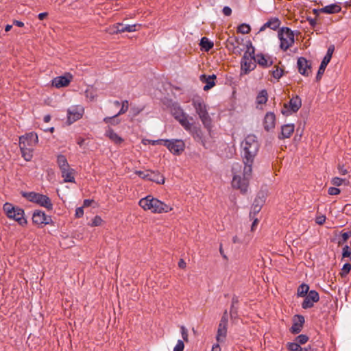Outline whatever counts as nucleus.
I'll list each match as a JSON object with an SVG mask.
<instances>
[{"label": "nucleus", "instance_id": "nucleus-30", "mask_svg": "<svg viewBox=\"0 0 351 351\" xmlns=\"http://www.w3.org/2000/svg\"><path fill=\"white\" fill-rule=\"evenodd\" d=\"M295 126L293 124H286L282 126L281 136L280 138H289L294 131Z\"/></svg>", "mask_w": 351, "mask_h": 351}, {"label": "nucleus", "instance_id": "nucleus-53", "mask_svg": "<svg viewBox=\"0 0 351 351\" xmlns=\"http://www.w3.org/2000/svg\"><path fill=\"white\" fill-rule=\"evenodd\" d=\"M340 192V190L336 187H330L328 191V194L330 195H338Z\"/></svg>", "mask_w": 351, "mask_h": 351}, {"label": "nucleus", "instance_id": "nucleus-2", "mask_svg": "<svg viewBox=\"0 0 351 351\" xmlns=\"http://www.w3.org/2000/svg\"><path fill=\"white\" fill-rule=\"evenodd\" d=\"M138 205L144 210H150L153 213H168L173 209L170 205L154 198L152 195H147L141 199Z\"/></svg>", "mask_w": 351, "mask_h": 351}, {"label": "nucleus", "instance_id": "nucleus-46", "mask_svg": "<svg viewBox=\"0 0 351 351\" xmlns=\"http://www.w3.org/2000/svg\"><path fill=\"white\" fill-rule=\"evenodd\" d=\"M288 348L291 351H299L300 348V345L298 343V342L289 343L288 345Z\"/></svg>", "mask_w": 351, "mask_h": 351}, {"label": "nucleus", "instance_id": "nucleus-23", "mask_svg": "<svg viewBox=\"0 0 351 351\" xmlns=\"http://www.w3.org/2000/svg\"><path fill=\"white\" fill-rule=\"evenodd\" d=\"M256 64H258L263 67H268L273 64L272 60L269 56L258 53L255 56Z\"/></svg>", "mask_w": 351, "mask_h": 351}, {"label": "nucleus", "instance_id": "nucleus-29", "mask_svg": "<svg viewBox=\"0 0 351 351\" xmlns=\"http://www.w3.org/2000/svg\"><path fill=\"white\" fill-rule=\"evenodd\" d=\"M147 180L154 182L157 184L165 183V178L163 176L160 175L158 172L153 171L151 170H149Z\"/></svg>", "mask_w": 351, "mask_h": 351}, {"label": "nucleus", "instance_id": "nucleus-62", "mask_svg": "<svg viewBox=\"0 0 351 351\" xmlns=\"http://www.w3.org/2000/svg\"><path fill=\"white\" fill-rule=\"evenodd\" d=\"M160 140L161 139L156 140V141L147 140V141H148L149 143H151L152 145H154L162 143H163V141H160Z\"/></svg>", "mask_w": 351, "mask_h": 351}, {"label": "nucleus", "instance_id": "nucleus-34", "mask_svg": "<svg viewBox=\"0 0 351 351\" xmlns=\"http://www.w3.org/2000/svg\"><path fill=\"white\" fill-rule=\"evenodd\" d=\"M267 101V93L265 90H262L256 97L258 104H265Z\"/></svg>", "mask_w": 351, "mask_h": 351}, {"label": "nucleus", "instance_id": "nucleus-31", "mask_svg": "<svg viewBox=\"0 0 351 351\" xmlns=\"http://www.w3.org/2000/svg\"><path fill=\"white\" fill-rule=\"evenodd\" d=\"M227 335V326H218L216 339L218 343L224 342Z\"/></svg>", "mask_w": 351, "mask_h": 351}, {"label": "nucleus", "instance_id": "nucleus-56", "mask_svg": "<svg viewBox=\"0 0 351 351\" xmlns=\"http://www.w3.org/2000/svg\"><path fill=\"white\" fill-rule=\"evenodd\" d=\"M84 215L83 207H79L75 210V217L80 218Z\"/></svg>", "mask_w": 351, "mask_h": 351}, {"label": "nucleus", "instance_id": "nucleus-60", "mask_svg": "<svg viewBox=\"0 0 351 351\" xmlns=\"http://www.w3.org/2000/svg\"><path fill=\"white\" fill-rule=\"evenodd\" d=\"M93 200H91V199H85L83 203V206L84 207L90 206L91 205V204L93 203Z\"/></svg>", "mask_w": 351, "mask_h": 351}, {"label": "nucleus", "instance_id": "nucleus-7", "mask_svg": "<svg viewBox=\"0 0 351 351\" xmlns=\"http://www.w3.org/2000/svg\"><path fill=\"white\" fill-rule=\"evenodd\" d=\"M278 38L280 40V48L287 51L294 43L293 32L289 27H282L278 32Z\"/></svg>", "mask_w": 351, "mask_h": 351}, {"label": "nucleus", "instance_id": "nucleus-1", "mask_svg": "<svg viewBox=\"0 0 351 351\" xmlns=\"http://www.w3.org/2000/svg\"><path fill=\"white\" fill-rule=\"evenodd\" d=\"M242 156L245 176H250L252 172V165L254 158L259 149V143L256 136L250 134L245 137L241 143Z\"/></svg>", "mask_w": 351, "mask_h": 351}, {"label": "nucleus", "instance_id": "nucleus-28", "mask_svg": "<svg viewBox=\"0 0 351 351\" xmlns=\"http://www.w3.org/2000/svg\"><path fill=\"white\" fill-rule=\"evenodd\" d=\"M74 173V169H71L70 166L68 168H65V170H61L62 177L65 182H75Z\"/></svg>", "mask_w": 351, "mask_h": 351}, {"label": "nucleus", "instance_id": "nucleus-18", "mask_svg": "<svg viewBox=\"0 0 351 351\" xmlns=\"http://www.w3.org/2000/svg\"><path fill=\"white\" fill-rule=\"evenodd\" d=\"M304 317L301 315H295L293 318V325L290 331L293 334H298L302 329L304 324Z\"/></svg>", "mask_w": 351, "mask_h": 351}, {"label": "nucleus", "instance_id": "nucleus-27", "mask_svg": "<svg viewBox=\"0 0 351 351\" xmlns=\"http://www.w3.org/2000/svg\"><path fill=\"white\" fill-rule=\"evenodd\" d=\"M280 25V21L278 18H272L265 23L260 29L263 31L266 28H270L273 30L277 29Z\"/></svg>", "mask_w": 351, "mask_h": 351}, {"label": "nucleus", "instance_id": "nucleus-47", "mask_svg": "<svg viewBox=\"0 0 351 351\" xmlns=\"http://www.w3.org/2000/svg\"><path fill=\"white\" fill-rule=\"evenodd\" d=\"M184 348V342L182 340H178L176 346L173 348V351H183Z\"/></svg>", "mask_w": 351, "mask_h": 351}, {"label": "nucleus", "instance_id": "nucleus-3", "mask_svg": "<svg viewBox=\"0 0 351 351\" xmlns=\"http://www.w3.org/2000/svg\"><path fill=\"white\" fill-rule=\"evenodd\" d=\"M192 104L203 125L210 131L211 128V119L208 113L206 105L204 99L199 97H195L192 99Z\"/></svg>", "mask_w": 351, "mask_h": 351}, {"label": "nucleus", "instance_id": "nucleus-63", "mask_svg": "<svg viewBox=\"0 0 351 351\" xmlns=\"http://www.w3.org/2000/svg\"><path fill=\"white\" fill-rule=\"evenodd\" d=\"M47 15H48L47 12H42L38 14V17L40 20H43L44 19H45L47 16Z\"/></svg>", "mask_w": 351, "mask_h": 351}, {"label": "nucleus", "instance_id": "nucleus-22", "mask_svg": "<svg viewBox=\"0 0 351 351\" xmlns=\"http://www.w3.org/2000/svg\"><path fill=\"white\" fill-rule=\"evenodd\" d=\"M216 75H202L200 76V80L205 83L206 85L204 86V90L207 91L210 90L211 88H213L215 85V80Z\"/></svg>", "mask_w": 351, "mask_h": 351}, {"label": "nucleus", "instance_id": "nucleus-48", "mask_svg": "<svg viewBox=\"0 0 351 351\" xmlns=\"http://www.w3.org/2000/svg\"><path fill=\"white\" fill-rule=\"evenodd\" d=\"M135 173L136 175H138L139 177L143 178V179H146L147 180L148 178V173H149V170H145V171H135Z\"/></svg>", "mask_w": 351, "mask_h": 351}, {"label": "nucleus", "instance_id": "nucleus-15", "mask_svg": "<svg viewBox=\"0 0 351 351\" xmlns=\"http://www.w3.org/2000/svg\"><path fill=\"white\" fill-rule=\"evenodd\" d=\"M297 64L300 74L308 76L311 73V64L305 58H299Z\"/></svg>", "mask_w": 351, "mask_h": 351}, {"label": "nucleus", "instance_id": "nucleus-26", "mask_svg": "<svg viewBox=\"0 0 351 351\" xmlns=\"http://www.w3.org/2000/svg\"><path fill=\"white\" fill-rule=\"evenodd\" d=\"M106 136L114 143L119 145L123 142V139L119 136L111 128L108 127L106 131Z\"/></svg>", "mask_w": 351, "mask_h": 351}, {"label": "nucleus", "instance_id": "nucleus-33", "mask_svg": "<svg viewBox=\"0 0 351 351\" xmlns=\"http://www.w3.org/2000/svg\"><path fill=\"white\" fill-rule=\"evenodd\" d=\"M200 45L206 51H208L213 47V43L206 37H203L200 41Z\"/></svg>", "mask_w": 351, "mask_h": 351}, {"label": "nucleus", "instance_id": "nucleus-54", "mask_svg": "<svg viewBox=\"0 0 351 351\" xmlns=\"http://www.w3.org/2000/svg\"><path fill=\"white\" fill-rule=\"evenodd\" d=\"M337 169L339 171V173L342 176L348 173V170L344 168L343 165L339 164L337 166Z\"/></svg>", "mask_w": 351, "mask_h": 351}, {"label": "nucleus", "instance_id": "nucleus-42", "mask_svg": "<svg viewBox=\"0 0 351 351\" xmlns=\"http://www.w3.org/2000/svg\"><path fill=\"white\" fill-rule=\"evenodd\" d=\"M257 202H258V200L255 199V201H254V202L253 204L252 208V211L250 212V216H252V214L254 215H255L261 209V206L259 205L258 204H256Z\"/></svg>", "mask_w": 351, "mask_h": 351}, {"label": "nucleus", "instance_id": "nucleus-20", "mask_svg": "<svg viewBox=\"0 0 351 351\" xmlns=\"http://www.w3.org/2000/svg\"><path fill=\"white\" fill-rule=\"evenodd\" d=\"M71 79V75L56 77L52 80V85L56 88L65 87L69 84Z\"/></svg>", "mask_w": 351, "mask_h": 351}, {"label": "nucleus", "instance_id": "nucleus-24", "mask_svg": "<svg viewBox=\"0 0 351 351\" xmlns=\"http://www.w3.org/2000/svg\"><path fill=\"white\" fill-rule=\"evenodd\" d=\"M35 203L47 208L48 210H51L53 208V204L51 199L47 196L43 194H38Z\"/></svg>", "mask_w": 351, "mask_h": 351}, {"label": "nucleus", "instance_id": "nucleus-59", "mask_svg": "<svg viewBox=\"0 0 351 351\" xmlns=\"http://www.w3.org/2000/svg\"><path fill=\"white\" fill-rule=\"evenodd\" d=\"M351 269V265L350 263H346L343 267V269L342 270L343 271H345L346 273H348Z\"/></svg>", "mask_w": 351, "mask_h": 351}, {"label": "nucleus", "instance_id": "nucleus-50", "mask_svg": "<svg viewBox=\"0 0 351 351\" xmlns=\"http://www.w3.org/2000/svg\"><path fill=\"white\" fill-rule=\"evenodd\" d=\"M350 255H351V248H350L349 246L346 245L343 248L342 256H343V258H345V257H350Z\"/></svg>", "mask_w": 351, "mask_h": 351}, {"label": "nucleus", "instance_id": "nucleus-14", "mask_svg": "<svg viewBox=\"0 0 351 351\" xmlns=\"http://www.w3.org/2000/svg\"><path fill=\"white\" fill-rule=\"evenodd\" d=\"M334 51H335V45H331L330 46H329V47L328 48V50H327V53H326V56H324V58H323V60L321 62V64L319 66V70L317 71V77H316L317 80L324 73L326 67L327 66L328 64L330 62V61L332 58Z\"/></svg>", "mask_w": 351, "mask_h": 351}, {"label": "nucleus", "instance_id": "nucleus-25", "mask_svg": "<svg viewBox=\"0 0 351 351\" xmlns=\"http://www.w3.org/2000/svg\"><path fill=\"white\" fill-rule=\"evenodd\" d=\"M341 8L340 5L337 4H331L324 8H321L319 10H314L313 12L315 13H317L318 12L327 13V14H335L338 13L341 11Z\"/></svg>", "mask_w": 351, "mask_h": 351}, {"label": "nucleus", "instance_id": "nucleus-17", "mask_svg": "<svg viewBox=\"0 0 351 351\" xmlns=\"http://www.w3.org/2000/svg\"><path fill=\"white\" fill-rule=\"evenodd\" d=\"M173 116L175 119L180 123V125L184 128H189V123H190L188 119V116L184 111L180 108H175L173 112Z\"/></svg>", "mask_w": 351, "mask_h": 351}, {"label": "nucleus", "instance_id": "nucleus-19", "mask_svg": "<svg viewBox=\"0 0 351 351\" xmlns=\"http://www.w3.org/2000/svg\"><path fill=\"white\" fill-rule=\"evenodd\" d=\"M51 219L40 210H36L32 215V221L36 225L48 224Z\"/></svg>", "mask_w": 351, "mask_h": 351}, {"label": "nucleus", "instance_id": "nucleus-13", "mask_svg": "<svg viewBox=\"0 0 351 351\" xmlns=\"http://www.w3.org/2000/svg\"><path fill=\"white\" fill-rule=\"evenodd\" d=\"M84 113V108L82 106H72L68 109L67 112V122L71 124L73 122L82 118Z\"/></svg>", "mask_w": 351, "mask_h": 351}, {"label": "nucleus", "instance_id": "nucleus-5", "mask_svg": "<svg viewBox=\"0 0 351 351\" xmlns=\"http://www.w3.org/2000/svg\"><path fill=\"white\" fill-rule=\"evenodd\" d=\"M3 209L9 219L15 220L21 226L27 223V220L24 217V210L22 208L6 202L4 204Z\"/></svg>", "mask_w": 351, "mask_h": 351}, {"label": "nucleus", "instance_id": "nucleus-39", "mask_svg": "<svg viewBox=\"0 0 351 351\" xmlns=\"http://www.w3.org/2000/svg\"><path fill=\"white\" fill-rule=\"evenodd\" d=\"M38 194L35 192L23 193V196L29 201L35 203Z\"/></svg>", "mask_w": 351, "mask_h": 351}, {"label": "nucleus", "instance_id": "nucleus-64", "mask_svg": "<svg viewBox=\"0 0 351 351\" xmlns=\"http://www.w3.org/2000/svg\"><path fill=\"white\" fill-rule=\"evenodd\" d=\"M211 351H221V348L218 343L214 344Z\"/></svg>", "mask_w": 351, "mask_h": 351}, {"label": "nucleus", "instance_id": "nucleus-16", "mask_svg": "<svg viewBox=\"0 0 351 351\" xmlns=\"http://www.w3.org/2000/svg\"><path fill=\"white\" fill-rule=\"evenodd\" d=\"M319 299V294L317 291L313 290L310 291L303 301L302 306L304 309L311 308L313 306V303L317 302Z\"/></svg>", "mask_w": 351, "mask_h": 351}, {"label": "nucleus", "instance_id": "nucleus-4", "mask_svg": "<svg viewBox=\"0 0 351 351\" xmlns=\"http://www.w3.org/2000/svg\"><path fill=\"white\" fill-rule=\"evenodd\" d=\"M241 169V165L239 162H235L233 164L232 167V171L234 174L232 186L233 188L240 190V191L243 193H245L247 191L248 188V180L251 176H245L243 173V178H241L240 176L237 175V173L240 172Z\"/></svg>", "mask_w": 351, "mask_h": 351}, {"label": "nucleus", "instance_id": "nucleus-51", "mask_svg": "<svg viewBox=\"0 0 351 351\" xmlns=\"http://www.w3.org/2000/svg\"><path fill=\"white\" fill-rule=\"evenodd\" d=\"M351 237V231L343 232L341 234L342 241H339V245L347 241V240Z\"/></svg>", "mask_w": 351, "mask_h": 351}, {"label": "nucleus", "instance_id": "nucleus-57", "mask_svg": "<svg viewBox=\"0 0 351 351\" xmlns=\"http://www.w3.org/2000/svg\"><path fill=\"white\" fill-rule=\"evenodd\" d=\"M228 318L226 316H222L219 322V326H228Z\"/></svg>", "mask_w": 351, "mask_h": 351}, {"label": "nucleus", "instance_id": "nucleus-12", "mask_svg": "<svg viewBox=\"0 0 351 351\" xmlns=\"http://www.w3.org/2000/svg\"><path fill=\"white\" fill-rule=\"evenodd\" d=\"M138 26V25H128L125 26H123L121 23H116L112 27H110L106 32H108L110 34H114L118 33H123L125 32H133L136 30V27ZM138 26H140L138 25Z\"/></svg>", "mask_w": 351, "mask_h": 351}, {"label": "nucleus", "instance_id": "nucleus-45", "mask_svg": "<svg viewBox=\"0 0 351 351\" xmlns=\"http://www.w3.org/2000/svg\"><path fill=\"white\" fill-rule=\"evenodd\" d=\"M343 182H345L344 179L338 177H335L331 180L332 184L337 186H341Z\"/></svg>", "mask_w": 351, "mask_h": 351}, {"label": "nucleus", "instance_id": "nucleus-40", "mask_svg": "<svg viewBox=\"0 0 351 351\" xmlns=\"http://www.w3.org/2000/svg\"><path fill=\"white\" fill-rule=\"evenodd\" d=\"M251 30V28L250 27L249 25L247 24H245V23H243L241 25H240L239 27H238V32L239 33H241L243 34H248Z\"/></svg>", "mask_w": 351, "mask_h": 351}, {"label": "nucleus", "instance_id": "nucleus-38", "mask_svg": "<svg viewBox=\"0 0 351 351\" xmlns=\"http://www.w3.org/2000/svg\"><path fill=\"white\" fill-rule=\"evenodd\" d=\"M275 79H280L284 73V70L278 66H275L274 69L270 71Z\"/></svg>", "mask_w": 351, "mask_h": 351}, {"label": "nucleus", "instance_id": "nucleus-44", "mask_svg": "<svg viewBox=\"0 0 351 351\" xmlns=\"http://www.w3.org/2000/svg\"><path fill=\"white\" fill-rule=\"evenodd\" d=\"M238 303H239V298L236 295H234L232 298V304H231L230 315H232V313H234L233 310H235V308H237V307L236 306Z\"/></svg>", "mask_w": 351, "mask_h": 351}, {"label": "nucleus", "instance_id": "nucleus-43", "mask_svg": "<svg viewBox=\"0 0 351 351\" xmlns=\"http://www.w3.org/2000/svg\"><path fill=\"white\" fill-rule=\"evenodd\" d=\"M308 340V337L306 335H300L295 339V341L298 342V344H304Z\"/></svg>", "mask_w": 351, "mask_h": 351}, {"label": "nucleus", "instance_id": "nucleus-36", "mask_svg": "<svg viewBox=\"0 0 351 351\" xmlns=\"http://www.w3.org/2000/svg\"><path fill=\"white\" fill-rule=\"evenodd\" d=\"M22 156L24 158V159L27 161L31 160L33 154V148L27 147L26 149H21Z\"/></svg>", "mask_w": 351, "mask_h": 351}, {"label": "nucleus", "instance_id": "nucleus-6", "mask_svg": "<svg viewBox=\"0 0 351 351\" xmlns=\"http://www.w3.org/2000/svg\"><path fill=\"white\" fill-rule=\"evenodd\" d=\"M251 48V51H250V48H248L247 51L245 52L241 62V70L245 74L253 71L256 66L254 48L252 46Z\"/></svg>", "mask_w": 351, "mask_h": 351}, {"label": "nucleus", "instance_id": "nucleus-10", "mask_svg": "<svg viewBox=\"0 0 351 351\" xmlns=\"http://www.w3.org/2000/svg\"><path fill=\"white\" fill-rule=\"evenodd\" d=\"M38 136L36 133L31 132L25 136H22L19 138L20 149H26L27 147H32L38 143Z\"/></svg>", "mask_w": 351, "mask_h": 351}, {"label": "nucleus", "instance_id": "nucleus-9", "mask_svg": "<svg viewBox=\"0 0 351 351\" xmlns=\"http://www.w3.org/2000/svg\"><path fill=\"white\" fill-rule=\"evenodd\" d=\"M301 106V99L298 96H295L292 97L288 104H284L281 112L284 115H289L291 113L296 112Z\"/></svg>", "mask_w": 351, "mask_h": 351}, {"label": "nucleus", "instance_id": "nucleus-37", "mask_svg": "<svg viewBox=\"0 0 351 351\" xmlns=\"http://www.w3.org/2000/svg\"><path fill=\"white\" fill-rule=\"evenodd\" d=\"M308 290H309V287L308 285L304 284V283L302 284L298 288L297 294L300 297H304V296L306 295Z\"/></svg>", "mask_w": 351, "mask_h": 351}, {"label": "nucleus", "instance_id": "nucleus-21", "mask_svg": "<svg viewBox=\"0 0 351 351\" xmlns=\"http://www.w3.org/2000/svg\"><path fill=\"white\" fill-rule=\"evenodd\" d=\"M276 121V116L272 112H267L264 119V128L267 131H269L274 128Z\"/></svg>", "mask_w": 351, "mask_h": 351}, {"label": "nucleus", "instance_id": "nucleus-8", "mask_svg": "<svg viewBox=\"0 0 351 351\" xmlns=\"http://www.w3.org/2000/svg\"><path fill=\"white\" fill-rule=\"evenodd\" d=\"M163 141V145L175 155H180L185 148V143L183 141L179 139H161Z\"/></svg>", "mask_w": 351, "mask_h": 351}, {"label": "nucleus", "instance_id": "nucleus-55", "mask_svg": "<svg viewBox=\"0 0 351 351\" xmlns=\"http://www.w3.org/2000/svg\"><path fill=\"white\" fill-rule=\"evenodd\" d=\"M326 221V217L324 215H319L316 217L315 221L319 225H322Z\"/></svg>", "mask_w": 351, "mask_h": 351}, {"label": "nucleus", "instance_id": "nucleus-35", "mask_svg": "<svg viewBox=\"0 0 351 351\" xmlns=\"http://www.w3.org/2000/svg\"><path fill=\"white\" fill-rule=\"evenodd\" d=\"M119 115L116 114L115 115L112 117H107L104 119V122L107 124H110L112 125H117L120 123L121 120L118 119Z\"/></svg>", "mask_w": 351, "mask_h": 351}, {"label": "nucleus", "instance_id": "nucleus-58", "mask_svg": "<svg viewBox=\"0 0 351 351\" xmlns=\"http://www.w3.org/2000/svg\"><path fill=\"white\" fill-rule=\"evenodd\" d=\"M223 13L224 15L226 16H230L231 14H232V10L230 8L228 7V6H225L223 8Z\"/></svg>", "mask_w": 351, "mask_h": 351}, {"label": "nucleus", "instance_id": "nucleus-52", "mask_svg": "<svg viewBox=\"0 0 351 351\" xmlns=\"http://www.w3.org/2000/svg\"><path fill=\"white\" fill-rule=\"evenodd\" d=\"M181 333H182V339H184V341L187 342L189 341V338H188L189 335H188V331L184 326L181 327Z\"/></svg>", "mask_w": 351, "mask_h": 351}, {"label": "nucleus", "instance_id": "nucleus-61", "mask_svg": "<svg viewBox=\"0 0 351 351\" xmlns=\"http://www.w3.org/2000/svg\"><path fill=\"white\" fill-rule=\"evenodd\" d=\"M178 266L180 268L184 269L186 267V263L183 259H180L178 262Z\"/></svg>", "mask_w": 351, "mask_h": 351}, {"label": "nucleus", "instance_id": "nucleus-49", "mask_svg": "<svg viewBox=\"0 0 351 351\" xmlns=\"http://www.w3.org/2000/svg\"><path fill=\"white\" fill-rule=\"evenodd\" d=\"M101 223H102L101 218L99 216H95L92 221L91 226H99L101 224Z\"/></svg>", "mask_w": 351, "mask_h": 351}, {"label": "nucleus", "instance_id": "nucleus-32", "mask_svg": "<svg viewBox=\"0 0 351 351\" xmlns=\"http://www.w3.org/2000/svg\"><path fill=\"white\" fill-rule=\"evenodd\" d=\"M57 164L60 171L65 170V168H68L70 166L67 162L66 157L62 154H60L57 156Z\"/></svg>", "mask_w": 351, "mask_h": 351}, {"label": "nucleus", "instance_id": "nucleus-41", "mask_svg": "<svg viewBox=\"0 0 351 351\" xmlns=\"http://www.w3.org/2000/svg\"><path fill=\"white\" fill-rule=\"evenodd\" d=\"M129 108V102L128 100H124L121 103V108L119 110V112L117 113V115H121L123 114H125L128 110Z\"/></svg>", "mask_w": 351, "mask_h": 351}, {"label": "nucleus", "instance_id": "nucleus-11", "mask_svg": "<svg viewBox=\"0 0 351 351\" xmlns=\"http://www.w3.org/2000/svg\"><path fill=\"white\" fill-rule=\"evenodd\" d=\"M184 130L189 132L195 141L200 142L204 146L205 145L206 141L199 125L189 123V128Z\"/></svg>", "mask_w": 351, "mask_h": 351}]
</instances>
